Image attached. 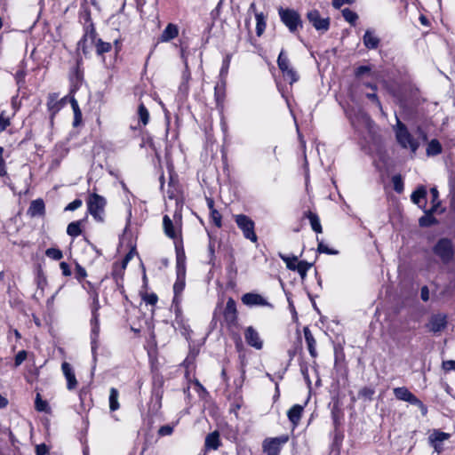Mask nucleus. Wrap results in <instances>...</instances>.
I'll use <instances>...</instances> for the list:
<instances>
[{"instance_id": "c9c22d12", "label": "nucleus", "mask_w": 455, "mask_h": 455, "mask_svg": "<svg viewBox=\"0 0 455 455\" xmlns=\"http://www.w3.org/2000/svg\"><path fill=\"white\" fill-rule=\"evenodd\" d=\"M255 19H256V33L259 36L262 35L266 28V20L265 16L262 12H256L255 13Z\"/></svg>"}, {"instance_id": "2f4dec72", "label": "nucleus", "mask_w": 455, "mask_h": 455, "mask_svg": "<svg viewBox=\"0 0 455 455\" xmlns=\"http://www.w3.org/2000/svg\"><path fill=\"white\" fill-rule=\"evenodd\" d=\"M306 217L309 220L312 229L316 233H322V226L318 216L308 211L305 213Z\"/></svg>"}, {"instance_id": "423d86ee", "label": "nucleus", "mask_w": 455, "mask_h": 455, "mask_svg": "<svg viewBox=\"0 0 455 455\" xmlns=\"http://www.w3.org/2000/svg\"><path fill=\"white\" fill-rule=\"evenodd\" d=\"M79 20L80 22L83 23L84 29V38L79 42V44H81L82 42L85 40L87 37H90L92 40H93L96 35V31L91 18V12L84 5L81 6V10L79 12Z\"/></svg>"}, {"instance_id": "f3484780", "label": "nucleus", "mask_w": 455, "mask_h": 455, "mask_svg": "<svg viewBox=\"0 0 455 455\" xmlns=\"http://www.w3.org/2000/svg\"><path fill=\"white\" fill-rule=\"evenodd\" d=\"M394 395L396 399L408 402L411 404L418 403L419 398L414 395L407 387H401L394 388Z\"/></svg>"}, {"instance_id": "4d7b16f0", "label": "nucleus", "mask_w": 455, "mask_h": 455, "mask_svg": "<svg viewBox=\"0 0 455 455\" xmlns=\"http://www.w3.org/2000/svg\"><path fill=\"white\" fill-rule=\"evenodd\" d=\"M371 72V67L370 66H360L358 67L355 71V75L356 77H360L365 74H368Z\"/></svg>"}, {"instance_id": "a18cd8bd", "label": "nucleus", "mask_w": 455, "mask_h": 455, "mask_svg": "<svg viewBox=\"0 0 455 455\" xmlns=\"http://www.w3.org/2000/svg\"><path fill=\"white\" fill-rule=\"evenodd\" d=\"M283 76L287 79L290 84L296 83L299 80V75L292 68H289L285 72H283Z\"/></svg>"}, {"instance_id": "473e14b6", "label": "nucleus", "mask_w": 455, "mask_h": 455, "mask_svg": "<svg viewBox=\"0 0 455 455\" xmlns=\"http://www.w3.org/2000/svg\"><path fill=\"white\" fill-rule=\"evenodd\" d=\"M214 97L217 106L220 107L223 104L225 98V81H221V84H217L214 88Z\"/></svg>"}, {"instance_id": "393cba45", "label": "nucleus", "mask_w": 455, "mask_h": 455, "mask_svg": "<svg viewBox=\"0 0 455 455\" xmlns=\"http://www.w3.org/2000/svg\"><path fill=\"white\" fill-rule=\"evenodd\" d=\"M220 445V434L218 431H213L206 435L204 441L205 450H217Z\"/></svg>"}, {"instance_id": "7ed1b4c3", "label": "nucleus", "mask_w": 455, "mask_h": 455, "mask_svg": "<svg viewBox=\"0 0 455 455\" xmlns=\"http://www.w3.org/2000/svg\"><path fill=\"white\" fill-rule=\"evenodd\" d=\"M278 13L282 22L288 28L291 33H294L302 27V21L298 12L292 9L279 8Z\"/></svg>"}, {"instance_id": "8fccbe9b", "label": "nucleus", "mask_w": 455, "mask_h": 455, "mask_svg": "<svg viewBox=\"0 0 455 455\" xmlns=\"http://www.w3.org/2000/svg\"><path fill=\"white\" fill-rule=\"evenodd\" d=\"M317 251L320 252V253H325V254H329V255H335L338 253L337 251H334V250H331L330 249L326 244H324L323 242H319L318 243V247H317Z\"/></svg>"}, {"instance_id": "680f3d73", "label": "nucleus", "mask_w": 455, "mask_h": 455, "mask_svg": "<svg viewBox=\"0 0 455 455\" xmlns=\"http://www.w3.org/2000/svg\"><path fill=\"white\" fill-rule=\"evenodd\" d=\"M443 368L446 371H450L452 370L455 371V361H453V360L444 361L443 363Z\"/></svg>"}, {"instance_id": "6e6552de", "label": "nucleus", "mask_w": 455, "mask_h": 455, "mask_svg": "<svg viewBox=\"0 0 455 455\" xmlns=\"http://www.w3.org/2000/svg\"><path fill=\"white\" fill-rule=\"evenodd\" d=\"M175 246L177 250L178 275L173 284L174 297L172 299V303L175 304L176 307H178V305L181 302V293L185 288V277L184 274L181 275L180 273V252L178 251V245L176 242Z\"/></svg>"}, {"instance_id": "39448f33", "label": "nucleus", "mask_w": 455, "mask_h": 455, "mask_svg": "<svg viewBox=\"0 0 455 455\" xmlns=\"http://www.w3.org/2000/svg\"><path fill=\"white\" fill-rule=\"evenodd\" d=\"M434 253L438 256L443 263L450 262L454 254L453 244L448 238L440 239L433 248Z\"/></svg>"}, {"instance_id": "c03bdc74", "label": "nucleus", "mask_w": 455, "mask_h": 455, "mask_svg": "<svg viewBox=\"0 0 455 455\" xmlns=\"http://www.w3.org/2000/svg\"><path fill=\"white\" fill-rule=\"evenodd\" d=\"M111 44L103 42L101 39H99L96 44V51L98 54L108 52L111 50Z\"/></svg>"}, {"instance_id": "09e8293b", "label": "nucleus", "mask_w": 455, "mask_h": 455, "mask_svg": "<svg viewBox=\"0 0 455 455\" xmlns=\"http://www.w3.org/2000/svg\"><path fill=\"white\" fill-rule=\"evenodd\" d=\"M392 182L394 185V189L396 192L401 193L403 189V180H402L401 176L400 175L393 176Z\"/></svg>"}, {"instance_id": "bf43d9fd", "label": "nucleus", "mask_w": 455, "mask_h": 455, "mask_svg": "<svg viewBox=\"0 0 455 455\" xmlns=\"http://www.w3.org/2000/svg\"><path fill=\"white\" fill-rule=\"evenodd\" d=\"M374 395V390L371 387H363L359 391V395L362 397H365L368 399H371L372 395Z\"/></svg>"}, {"instance_id": "79ce46f5", "label": "nucleus", "mask_w": 455, "mask_h": 455, "mask_svg": "<svg viewBox=\"0 0 455 455\" xmlns=\"http://www.w3.org/2000/svg\"><path fill=\"white\" fill-rule=\"evenodd\" d=\"M342 16L351 25H355L358 19L357 13L348 8L342 10Z\"/></svg>"}, {"instance_id": "7c9ffc66", "label": "nucleus", "mask_w": 455, "mask_h": 455, "mask_svg": "<svg viewBox=\"0 0 455 455\" xmlns=\"http://www.w3.org/2000/svg\"><path fill=\"white\" fill-rule=\"evenodd\" d=\"M119 392L116 387H111L109 390V409L111 411H115L119 409L120 404L118 402Z\"/></svg>"}, {"instance_id": "3c124183", "label": "nucleus", "mask_w": 455, "mask_h": 455, "mask_svg": "<svg viewBox=\"0 0 455 455\" xmlns=\"http://www.w3.org/2000/svg\"><path fill=\"white\" fill-rule=\"evenodd\" d=\"M10 125V117L3 111L0 114V130L4 131Z\"/></svg>"}, {"instance_id": "052dcab7", "label": "nucleus", "mask_w": 455, "mask_h": 455, "mask_svg": "<svg viewBox=\"0 0 455 455\" xmlns=\"http://www.w3.org/2000/svg\"><path fill=\"white\" fill-rule=\"evenodd\" d=\"M300 371H301V374L303 375V378H304L305 381L307 382V387H310L311 380H310V378H309L307 366H306V365L301 366L300 367Z\"/></svg>"}, {"instance_id": "a211bd4d", "label": "nucleus", "mask_w": 455, "mask_h": 455, "mask_svg": "<svg viewBox=\"0 0 455 455\" xmlns=\"http://www.w3.org/2000/svg\"><path fill=\"white\" fill-rule=\"evenodd\" d=\"M447 324L446 315L442 314L434 315L431 316L427 324L429 330L433 332L441 331Z\"/></svg>"}, {"instance_id": "37998d69", "label": "nucleus", "mask_w": 455, "mask_h": 455, "mask_svg": "<svg viewBox=\"0 0 455 455\" xmlns=\"http://www.w3.org/2000/svg\"><path fill=\"white\" fill-rule=\"evenodd\" d=\"M45 255L54 260H60L63 258V253L60 249L49 248L45 251Z\"/></svg>"}, {"instance_id": "a878e982", "label": "nucleus", "mask_w": 455, "mask_h": 455, "mask_svg": "<svg viewBox=\"0 0 455 455\" xmlns=\"http://www.w3.org/2000/svg\"><path fill=\"white\" fill-rule=\"evenodd\" d=\"M304 336H305V340H306L307 349H308L310 355L314 358L316 357V355H317V352L315 349L316 342H315V339L312 332L310 331V330L307 327L304 328Z\"/></svg>"}, {"instance_id": "e2e57ef3", "label": "nucleus", "mask_w": 455, "mask_h": 455, "mask_svg": "<svg viewBox=\"0 0 455 455\" xmlns=\"http://www.w3.org/2000/svg\"><path fill=\"white\" fill-rule=\"evenodd\" d=\"M366 97L371 100V101L375 102L376 105L378 106V108L382 110V106H381V103L377 96L376 93H367L366 94Z\"/></svg>"}, {"instance_id": "ddd939ff", "label": "nucleus", "mask_w": 455, "mask_h": 455, "mask_svg": "<svg viewBox=\"0 0 455 455\" xmlns=\"http://www.w3.org/2000/svg\"><path fill=\"white\" fill-rule=\"evenodd\" d=\"M242 302L248 307H273V306L260 294L248 292L242 296Z\"/></svg>"}, {"instance_id": "4468645a", "label": "nucleus", "mask_w": 455, "mask_h": 455, "mask_svg": "<svg viewBox=\"0 0 455 455\" xmlns=\"http://www.w3.org/2000/svg\"><path fill=\"white\" fill-rule=\"evenodd\" d=\"M450 438V434L435 430L428 437L429 443L434 450L440 453L443 451V443Z\"/></svg>"}, {"instance_id": "72a5a7b5", "label": "nucleus", "mask_w": 455, "mask_h": 455, "mask_svg": "<svg viewBox=\"0 0 455 455\" xmlns=\"http://www.w3.org/2000/svg\"><path fill=\"white\" fill-rule=\"evenodd\" d=\"M277 65L282 73L291 68L290 65L289 58L283 50H282L279 53L277 58Z\"/></svg>"}, {"instance_id": "20e7f679", "label": "nucleus", "mask_w": 455, "mask_h": 455, "mask_svg": "<svg viewBox=\"0 0 455 455\" xmlns=\"http://www.w3.org/2000/svg\"><path fill=\"white\" fill-rule=\"evenodd\" d=\"M105 204L106 200L104 197L95 193L90 195L87 201L88 211L97 221L103 220Z\"/></svg>"}, {"instance_id": "338daca9", "label": "nucleus", "mask_w": 455, "mask_h": 455, "mask_svg": "<svg viewBox=\"0 0 455 455\" xmlns=\"http://www.w3.org/2000/svg\"><path fill=\"white\" fill-rule=\"evenodd\" d=\"M82 122V113L80 109H77L76 113H74V122L73 125L75 127L78 126Z\"/></svg>"}, {"instance_id": "e433bc0d", "label": "nucleus", "mask_w": 455, "mask_h": 455, "mask_svg": "<svg viewBox=\"0 0 455 455\" xmlns=\"http://www.w3.org/2000/svg\"><path fill=\"white\" fill-rule=\"evenodd\" d=\"M278 255L282 259V260L283 262H285L286 267L288 269L295 271V267H296L297 263L299 262L297 256H294V255L293 256H287V255H284V254H283L281 252Z\"/></svg>"}, {"instance_id": "4c0bfd02", "label": "nucleus", "mask_w": 455, "mask_h": 455, "mask_svg": "<svg viewBox=\"0 0 455 455\" xmlns=\"http://www.w3.org/2000/svg\"><path fill=\"white\" fill-rule=\"evenodd\" d=\"M81 221H74L68 225L67 233L72 237H76L82 233Z\"/></svg>"}, {"instance_id": "2eb2a0df", "label": "nucleus", "mask_w": 455, "mask_h": 455, "mask_svg": "<svg viewBox=\"0 0 455 455\" xmlns=\"http://www.w3.org/2000/svg\"><path fill=\"white\" fill-rule=\"evenodd\" d=\"M180 56L184 61L185 70L183 71V74H182L181 83L179 87V92L181 93L183 96H187L188 93V91H189L188 81L191 77V74H190V71L188 68V60L185 56V51L183 48L181 49Z\"/></svg>"}, {"instance_id": "49530a36", "label": "nucleus", "mask_w": 455, "mask_h": 455, "mask_svg": "<svg viewBox=\"0 0 455 455\" xmlns=\"http://www.w3.org/2000/svg\"><path fill=\"white\" fill-rule=\"evenodd\" d=\"M4 149L0 147V177H5L7 175L5 159L4 157Z\"/></svg>"}, {"instance_id": "69168bd1", "label": "nucleus", "mask_w": 455, "mask_h": 455, "mask_svg": "<svg viewBox=\"0 0 455 455\" xmlns=\"http://www.w3.org/2000/svg\"><path fill=\"white\" fill-rule=\"evenodd\" d=\"M420 298L423 301H427L429 299V290L427 286H423L420 290Z\"/></svg>"}, {"instance_id": "f8f14e48", "label": "nucleus", "mask_w": 455, "mask_h": 455, "mask_svg": "<svg viewBox=\"0 0 455 455\" xmlns=\"http://www.w3.org/2000/svg\"><path fill=\"white\" fill-rule=\"evenodd\" d=\"M91 347L92 353L93 356H95V353L97 348L99 347V333H100V323H99V315L97 314V308L92 310V318L91 320Z\"/></svg>"}, {"instance_id": "bb28decb", "label": "nucleus", "mask_w": 455, "mask_h": 455, "mask_svg": "<svg viewBox=\"0 0 455 455\" xmlns=\"http://www.w3.org/2000/svg\"><path fill=\"white\" fill-rule=\"evenodd\" d=\"M303 411V407L299 404L293 405L287 412V416L289 420L292 423L293 426H297L300 420L301 415Z\"/></svg>"}, {"instance_id": "ea45409f", "label": "nucleus", "mask_w": 455, "mask_h": 455, "mask_svg": "<svg viewBox=\"0 0 455 455\" xmlns=\"http://www.w3.org/2000/svg\"><path fill=\"white\" fill-rule=\"evenodd\" d=\"M138 116L140 121L143 125H147L149 121V113L143 103H140L138 108Z\"/></svg>"}, {"instance_id": "c756f323", "label": "nucleus", "mask_w": 455, "mask_h": 455, "mask_svg": "<svg viewBox=\"0 0 455 455\" xmlns=\"http://www.w3.org/2000/svg\"><path fill=\"white\" fill-rule=\"evenodd\" d=\"M47 107L52 116H54L61 108V104L56 94H50L48 97Z\"/></svg>"}, {"instance_id": "774afa93", "label": "nucleus", "mask_w": 455, "mask_h": 455, "mask_svg": "<svg viewBox=\"0 0 455 455\" xmlns=\"http://www.w3.org/2000/svg\"><path fill=\"white\" fill-rule=\"evenodd\" d=\"M60 269L62 271V274L65 275V276H68L71 275V271H70V267L68 266V263L66 262H61L60 264Z\"/></svg>"}, {"instance_id": "a19ab883", "label": "nucleus", "mask_w": 455, "mask_h": 455, "mask_svg": "<svg viewBox=\"0 0 455 455\" xmlns=\"http://www.w3.org/2000/svg\"><path fill=\"white\" fill-rule=\"evenodd\" d=\"M35 408L37 411L41 412H48L49 411V404L47 401L43 400L40 394H36V401H35Z\"/></svg>"}, {"instance_id": "b1692460", "label": "nucleus", "mask_w": 455, "mask_h": 455, "mask_svg": "<svg viewBox=\"0 0 455 455\" xmlns=\"http://www.w3.org/2000/svg\"><path fill=\"white\" fill-rule=\"evenodd\" d=\"M427 190L424 187L418 188L411 196V201L419 208L426 207Z\"/></svg>"}, {"instance_id": "0e129e2a", "label": "nucleus", "mask_w": 455, "mask_h": 455, "mask_svg": "<svg viewBox=\"0 0 455 455\" xmlns=\"http://www.w3.org/2000/svg\"><path fill=\"white\" fill-rule=\"evenodd\" d=\"M352 3L353 0H332V5L336 9H339L342 5Z\"/></svg>"}, {"instance_id": "aec40b11", "label": "nucleus", "mask_w": 455, "mask_h": 455, "mask_svg": "<svg viewBox=\"0 0 455 455\" xmlns=\"http://www.w3.org/2000/svg\"><path fill=\"white\" fill-rule=\"evenodd\" d=\"M363 42L367 49L374 50L379 47L380 40L376 36L374 30L367 29L363 36Z\"/></svg>"}, {"instance_id": "0eeeda50", "label": "nucleus", "mask_w": 455, "mask_h": 455, "mask_svg": "<svg viewBox=\"0 0 455 455\" xmlns=\"http://www.w3.org/2000/svg\"><path fill=\"white\" fill-rule=\"evenodd\" d=\"M289 440L288 435L267 438L263 442V450L267 455H279L280 451Z\"/></svg>"}, {"instance_id": "6e6d98bb", "label": "nucleus", "mask_w": 455, "mask_h": 455, "mask_svg": "<svg viewBox=\"0 0 455 455\" xmlns=\"http://www.w3.org/2000/svg\"><path fill=\"white\" fill-rule=\"evenodd\" d=\"M143 299L144 301L147 303V304H149V305H156L157 300H158V298H157V295L155 294V293H150V294H146L144 297H143Z\"/></svg>"}, {"instance_id": "58836bf2", "label": "nucleus", "mask_w": 455, "mask_h": 455, "mask_svg": "<svg viewBox=\"0 0 455 455\" xmlns=\"http://www.w3.org/2000/svg\"><path fill=\"white\" fill-rule=\"evenodd\" d=\"M230 62H231V55L227 54L225 56V58L223 59L222 66H221V68L220 71V76L221 81H225V79L228 76Z\"/></svg>"}, {"instance_id": "cd10ccee", "label": "nucleus", "mask_w": 455, "mask_h": 455, "mask_svg": "<svg viewBox=\"0 0 455 455\" xmlns=\"http://www.w3.org/2000/svg\"><path fill=\"white\" fill-rule=\"evenodd\" d=\"M425 212V215L420 217L419 220V224L420 227H429L432 224L435 222V218L432 216L433 212H435L436 210L435 209V206H432L430 209L426 210L423 209Z\"/></svg>"}, {"instance_id": "f257e3e1", "label": "nucleus", "mask_w": 455, "mask_h": 455, "mask_svg": "<svg viewBox=\"0 0 455 455\" xmlns=\"http://www.w3.org/2000/svg\"><path fill=\"white\" fill-rule=\"evenodd\" d=\"M396 124L394 127V132L395 134V139L397 143L401 146V148L404 149H409L411 155H415L418 148L420 146V140L425 142L427 140V133L420 128H418L417 134L418 137H414L407 129L406 125L403 124L400 119L395 116Z\"/></svg>"}, {"instance_id": "412c9836", "label": "nucleus", "mask_w": 455, "mask_h": 455, "mask_svg": "<svg viewBox=\"0 0 455 455\" xmlns=\"http://www.w3.org/2000/svg\"><path fill=\"white\" fill-rule=\"evenodd\" d=\"M45 213L44 202L42 199H36L30 203L28 214L30 217L44 216Z\"/></svg>"}, {"instance_id": "1a4fd4ad", "label": "nucleus", "mask_w": 455, "mask_h": 455, "mask_svg": "<svg viewBox=\"0 0 455 455\" xmlns=\"http://www.w3.org/2000/svg\"><path fill=\"white\" fill-rule=\"evenodd\" d=\"M347 116L352 125L355 128H359L360 126L370 128L372 124L370 116L362 109H358L357 111L349 110Z\"/></svg>"}, {"instance_id": "f03ea898", "label": "nucleus", "mask_w": 455, "mask_h": 455, "mask_svg": "<svg viewBox=\"0 0 455 455\" xmlns=\"http://www.w3.org/2000/svg\"><path fill=\"white\" fill-rule=\"evenodd\" d=\"M235 221L237 225V227L241 229L243 232V236L253 242L256 243L258 240L257 235L255 233V223L254 221L244 214H237L234 216Z\"/></svg>"}, {"instance_id": "4be33fe9", "label": "nucleus", "mask_w": 455, "mask_h": 455, "mask_svg": "<svg viewBox=\"0 0 455 455\" xmlns=\"http://www.w3.org/2000/svg\"><path fill=\"white\" fill-rule=\"evenodd\" d=\"M224 317L227 322L234 323L237 318V311H236V304L235 301L229 298L227 301L225 309H224Z\"/></svg>"}, {"instance_id": "5fc2aeb1", "label": "nucleus", "mask_w": 455, "mask_h": 455, "mask_svg": "<svg viewBox=\"0 0 455 455\" xmlns=\"http://www.w3.org/2000/svg\"><path fill=\"white\" fill-rule=\"evenodd\" d=\"M173 432V427L170 425H164L161 427L158 430V435L161 436H166L172 435Z\"/></svg>"}, {"instance_id": "f704fd0d", "label": "nucleus", "mask_w": 455, "mask_h": 455, "mask_svg": "<svg viewBox=\"0 0 455 455\" xmlns=\"http://www.w3.org/2000/svg\"><path fill=\"white\" fill-rule=\"evenodd\" d=\"M313 266V263H309L306 260H300L297 263L295 267V271H297L301 279L304 280L307 276V271L310 269V267Z\"/></svg>"}, {"instance_id": "9b49d317", "label": "nucleus", "mask_w": 455, "mask_h": 455, "mask_svg": "<svg viewBox=\"0 0 455 455\" xmlns=\"http://www.w3.org/2000/svg\"><path fill=\"white\" fill-rule=\"evenodd\" d=\"M243 335H244V339H245L246 343L250 347H251L257 350H260L263 348V344H264L263 339H261L259 333L254 327H252V326L246 327L244 330Z\"/></svg>"}, {"instance_id": "864d4df0", "label": "nucleus", "mask_w": 455, "mask_h": 455, "mask_svg": "<svg viewBox=\"0 0 455 455\" xmlns=\"http://www.w3.org/2000/svg\"><path fill=\"white\" fill-rule=\"evenodd\" d=\"M430 195H431V200H432V206H435V209L436 210L440 204V202L438 200L439 194H438L437 189L435 188H432L430 189Z\"/></svg>"}, {"instance_id": "de8ad7c7", "label": "nucleus", "mask_w": 455, "mask_h": 455, "mask_svg": "<svg viewBox=\"0 0 455 455\" xmlns=\"http://www.w3.org/2000/svg\"><path fill=\"white\" fill-rule=\"evenodd\" d=\"M210 217L214 225L218 228H220L222 225L221 221V214L217 210H212L210 212Z\"/></svg>"}, {"instance_id": "13d9d810", "label": "nucleus", "mask_w": 455, "mask_h": 455, "mask_svg": "<svg viewBox=\"0 0 455 455\" xmlns=\"http://www.w3.org/2000/svg\"><path fill=\"white\" fill-rule=\"evenodd\" d=\"M82 200L80 199H75L73 202L69 203L66 208L65 211H75L82 206Z\"/></svg>"}, {"instance_id": "6ab92c4d", "label": "nucleus", "mask_w": 455, "mask_h": 455, "mask_svg": "<svg viewBox=\"0 0 455 455\" xmlns=\"http://www.w3.org/2000/svg\"><path fill=\"white\" fill-rule=\"evenodd\" d=\"M163 227L164 234L173 239L176 240L180 235V228L175 227L172 223V220L170 219L168 215H164L163 218Z\"/></svg>"}, {"instance_id": "dca6fc26", "label": "nucleus", "mask_w": 455, "mask_h": 455, "mask_svg": "<svg viewBox=\"0 0 455 455\" xmlns=\"http://www.w3.org/2000/svg\"><path fill=\"white\" fill-rule=\"evenodd\" d=\"M61 370L67 380V388L70 391L76 389L77 387V380L71 364L67 362H63L61 364Z\"/></svg>"}, {"instance_id": "603ef678", "label": "nucleus", "mask_w": 455, "mask_h": 455, "mask_svg": "<svg viewBox=\"0 0 455 455\" xmlns=\"http://www.w3.org/2000/svg\"><path fill=\"white\" fill-rule=\"evenodd\" d=\"M27 352L25 350H21L18 352L15 356L14 365L15 367L20 366L26 359H27Z\"/></svg>"}, {"instance_id": "c85d7f7f", "label": "nucleus", "mask_w": 455, "mask_h": 455, "mask_svg": "<svg viewBox=\"0 0 455 455\" xmlns=\"http://www.w3.org/2000/svg\"><path fill=\"white\" fill-rule=\"evenodd\" d=\"M442 145L436 139L431 140L427 147V155L428 156H435L442 153Z\"/></svg>"}, {"instance_id": "5701e85b", "label": "nucleus", "mask_w": 455, "mask_h": 455, "mask_svg": "<svg viewBox=\"0 0 455 455\" xmlns=\"http://www.w3.org/2000/svg\"><path fill=\"white\" fill-rule=\"evenodd\" d=\"M178 35H179L178 26L175 24H172V23H169L166 26V28L164 29V31L162 32V34L159 37V41L163 42V43L169 42V41L174 39L175 37H177Z\"/></svg>"}, {"instance_id": "9d476101", "label": "nucleus", "mask_w": 455, "mask_h": 455, "mask_svg": "<svg viewBox=\"0 0 455 455\" xmlns=\"http://www.w3.org/2000/svg\"><path fill=\"white\" fill-rule=\"evenodd\" d=\"M307 17L309 22L317 31L325 32L329 29L330 19L322 18L317 10H312L308 12Z\"/></svg>"}]
</instances>
